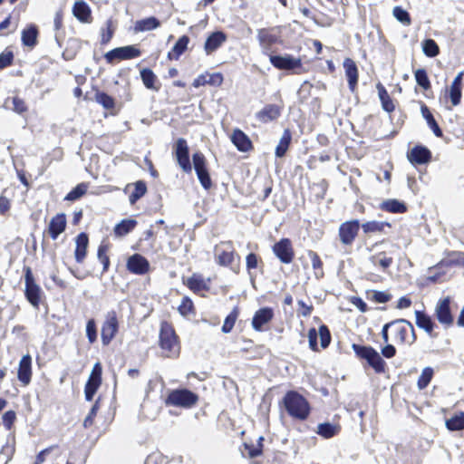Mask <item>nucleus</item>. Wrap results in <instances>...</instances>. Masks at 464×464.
Returning a JSON list of instances; mask_svg holds the SVG:
<instances>
[{
    "instance_id": "48",
    "label": "nucleus",
    "mask_w": 464,
    "mask_h": 464,
    "mask_svg": "<svg viewBox=\"0 0 464 464\" xmlns=\"http://www.w3.org/2000/svg\"><path fill=\"white\" fill-rule=\"evenodd\" d=\"M433 376V370L430 367H426L422 370V372L418 380V387L420 390L425 389L430 382Z\"/></svg>"
},
{
    "instance_id": "33",
    "label": "nucleus",
    "mask_w": 464,
    "mask_h": 464,
    "mask_svg": "<svg viewBox=\"0 0 464 464\" xmlns=\"http://www.w3.org/2000/svg\"><path fill=\"white\" fill-rule=\"evenodd\" d=\"M140 77L146 88L155 91L159 90V86L156 85L158 82L157 76L150 69H142L140 71Z\"/></svg>"
},
{
    "instance_id": "40",
    "label": "nucleus",
    "mask_w": 464,
    "mask_h": 464,
    "mask_svg": "<svg viewBox=\"0 0 464 464\" xmlns=\"http://www.w3.org/2000/svg\"><path fill=\"white\" fill-rule=\"evenodd\" d=\"M307 255L311 260L312 266L314 270V276L317 279H320L324 276V271H323V262L320 258V256L313 250H309L307 252Z\"/></svg>"
},
{
    "instance_id": "18",
    "label": "nucleus",
    "mask_w": 464,
    "mask_h": 464,
    "mask_svg": "<svg viewBox=\"0 0 464 464\" xmlns=\"http://www.w3.org/2000/svg\"><path fill=\"white\" fill-rule=\"evenodd\" d=\"M227 40V36L223 32L217 31L212 33L206 40L204 50L207 54H210L219 48Z\"/></svg>"
},
{
    "instance_id": "54",
    "label": "nucleus",
    "mask_w": 464,
    "mask_h": 464,
    "mask_svg": "<svg viewBox=\"0 0 464 464\" xmlns=\"http://www.w3.org/2000/svg\"><path fill=\"white\" fill-rule=\"evenodd\" d=\"M119 51L121 53V59L127 60L135 57H139L140 55V51L134 47L133 45H128L124 47H119Z\"/></svg>"
},
{
    "instance_id": "8",
    "label": "nucleus",
    "mask_w": 464,
    "mask_h": 464,
    "mask_svg": "<svg viewBox=\"0 0 464 464\" xmlns=\"http://www.w3.org/2000/svg\"><path fill=\"white\" fill-rule=\"evenodd\" d=\"M360 229V223L357 219L346 221L340 225L338 237L340 242L344 246H352Z\"/></svg>"
},
{
    "instance_id": "23",
    "label": "nucleus",
    "mask_w": 464,
    "mask_h": 464,
    "mask_svg": "<svg viewBox=\"0 0 464 464\" xmlns=\"http://www.w3.org/2000/svg\"><path fill=\"white\" fill-rule=\"evenodd\" d=\"M66 227V218L64 214H57L53 217L49 224V234L53 239H56L58 236L64 231Z\"/></svg>"
},
{
    "instance_id": "38",
    "label": "nucleus",
    "mask_w": 464,
    "mask_h": 464,
    "mask_svg": "<svg viewBox=\"0 0 464 464\" xmlns=\"http://www.w3.org/2000/svg\"><path fill=\"white\" fill-rule=\"evenodd\" d=\"M160 25V21L155 17H149L140 20L135 24V30L143 32L158 28Z\"/></svg>"
},
{
    "instance_id": "35",
    "label": "nucleus",
    "mask_w": 464,
    "mask_h": 464,
    "mask_svg": "<svg viewBox=\"0 0 464 464\" xmlns=\"http://www.w3.org/2000/svg\"><path fill=\"white\" fill-rule=\"evenodd\" d=\"M390 227V224L381 221H368L362 225V231L365 234L378 233L384 231L385 227Z\"/></svg>"
},
{
    "instance_id": "59",
    "label": "nucleus",
    "mask_w": 464,
    "mask_h": 464,
    "mask_svg": "<svg viewBox=\"0 0 464 464\" xmlns=\"http://www.w3.org/2000/svg\"><path fill=\"white\" fill-rule=\"evenodd\" d=\"M318 336L320 337V343L322 348H326L331 342V334L326 325H321L317 332Z\"/></svg>"
},
{
    "instance_id": "47",
    "label": "nucleus",
    "mask_w": 464,
    "mask_h": 464,
    "mask_svg": "<svg viewBox=\"0 0 464 464\" xmlns=\"http://www.w3.org/2000/svg\"><path fill=\"white\" fill-rule=\"evenodd\" d=\"M95 101L107 110H112L115 106L114 99L105 92H97L95 94Z\"/></svg>"
},
{
    "instance_id": "6",
    "label": "nucleus",
    "mask_w": 464,
    "mask_h": 464,
    "mask_svg": "<svg viewBox=\"0 0 464 464\" xmlns=\"http://www.w3.org/2000/svg\"><path fill=\"white\" fill-rule=\"evenodd\" d=\"M24 281H25V296L29 303L34 306L38 307L42 290L40 286L34 282V278L32 273V270L29 266L24 267Z\"/></svg>"
},
{
    "instance_id": "53",
    "label": "nucleus",
    "mask_w": 464,
    "mask_h": 464,
    "mask_svg": "<svg viewBox=\"0 0 464 464\" xmlns=\"http://www.w3.org/2000/svg\"><path fill=\"white\" fill-rule=\"evenodd\" d=\"M88 186L84 183H81L77 185L72 191H70L66 197L65 200L74 201L79 199L82 196H83L87 191Z\"/></svg>"
},
{
    "instance_id": "56",
    "label": "nucleus",
    "mask_w": 464,
    "mask_h": 464,
    "mask_svg": "<svg viewBox=\"0 0 464 464\" xmlns=\"http://www.w3.org/2000/svg\"><path fill=\"white\" fill-rule=\"evenodd\" d=\"M393 16L404 25L411 24V17L409 13L401 6H395L392 10Z\"/></svg>"
},
{
    "instance_id": "7",
    "label": "nucleus",
    "mask_w": 464,
    "mask_h": 464,
    "mask_svg": "<svg viewBox=\"0 0 464 464\" xmlns=\"http://www.w3.org/2000/svg\"><path fill=\"white\" fill-rule=\"evenodd\" d=\"M216 262L222 266H229L233 264L237 256L231 241L220 242L214 248Z\"/></svg>"
},
{
    "instance_id": "29",
    "label": "nucleus",
    "mask_w": 464,
    "mask_h": 464,
    "mask_svg": "<svg viewBox=\"0 0 464 464\" xmlns=\"http://www.w3.org/2000/svg\"><path fill=\"white\" fill-rule=\"evenodd\" d=\"M339 431H340L339 425L332 424L329 422L320 423L317 426V430H316L317 434H319L320 436H322L325 439H330V438L334 437V435L338 434Z\"/></svg>"
},
{
    "instance_id": "63",
    "label": "nucleus",
    "mask_w": 464,
    "mask_h": 464,
    "mask_svg": "<svg viewBox=\"0 0 464 464\" xmlns=\"http://www.w3.org/2000/svg\"><path fill=\"white\" fill-rule=\"evenodd\" d=\"M14 60V53L12 51L5 50L0 53V69L6 68L11 65Z\"/></svg>"
},
{
    "instance_id": "3",
    "label": "nucleus",
    "mask_w": 464,
    "mask_h": 464,
    "mask_svg": "<svg viewBox=\"0 0 464 464\" xmlns=\"http://www.w3.org/2000/svg\"><path fill=\"white\" fill-rule=\"evenodd\" d=\"M395 331V339L401 343L411 345L416 341V334L412 324L406 319L392 321Z\"/></svg>"
},
{
    "instance_id": "41",
    "label": "nucleus",
    "mask_w": 464,
    "mask_h": 464,
    "mask_svg": "<svg viewBox=\"0 0 464 464\" xmlns=\"http://www.w3.org/2000/svg\"><path fill=\"white\" fill-rule=\"evenodd\" d=\"M352 348L359 358L366 360L367 362L370 361V358H372L373 353L376 352V350H374L371 346H362L356 343H353L352 345Z\"/></svg>"
},
{
    "instance_id": "62",
    "label": "nucleus",
    "mask_w": 464,
    "mask_h": 464,
    "mask_svg": "<svg viewBox=\"0 0 464 464\" xmlns=\"http://www.w3.org/2000/svg\"><path fill=\"white\" fill-rule=\"evenodd\" d=\"M86 335L91 343H93L97 339L96 324L93 319H90L87 322Z\"/></svg>"
},
{
    "instance_id": "16",
    "label": "nucleus",
    "mask_w": 464,
    "mask_h": 464,
    "mask_svg": "<svg viewBox=\"0 0 464 464\" xmlns=\"http://www.w3.org/2000/svg\"><path fill=\"white\" fill-rule=\"evenodd\" d=\"M274 316V312L269 307H264L257 310L252 319V326L256 331H262V326L268 322Z\"/></svg>"
},
{
    "instance_id": "2",
    "label": "nucleus",
    "mask_w": 464,
    "mask_h": 464,
    "mask_svg": "<svg viewBox=\"0 0 464 464\" xmlns=\"http://www.w3.org/2000/svg\"><path fill=\"white\" fill-rule=\"evenodd\" d=\"M160 344L161 349L165 351V356L172 357L179 354V345L177 341V336L174 330L167 323L161 324Z\"/></svg>"
},
{
    "instance_id": "25",
    "label": "nucleus",
    "mask_w": 464,
    "mask_h": 464,
    "mask_svg": "<svg viewBox=\"0 0 464 464\" xmlns=\"http://www.w3.org/2000/svg\"><path fill=\"white\" fill-rule=\"evenodd\" d=\"M4 107L19 114L27 111L25 102L18 96L7 97L4 102Z\"/></svg>"
},
{
    "instance_id": "51",
    "label": "nucleus",
    "mask_w": 464,
    "mask_h": 464,
    "mask_svg": "<svg viewBox=\"0 0 464 464\" xmlns=\"http://www.w3.org/2000/svg\"><path fill=\"white\" fill-rule=\"evenodd\" d=\"M260 44L267 48L276 41L275 35L270 34L266 29H260L257 34Z\"/></svg>"
},
{
    "instance_id": "43",
    "label": "nucleus",
    "mask_w": 464,
    "mask_h": 464,
    "mask_svg": "<svg viewBox=\"0 0 464 464\" xmlns=\"http://www.w3.org/2000/svg\"><path fill=\"white\" fill-rule=\"evenodd\" d=\"M366 297L368 300L374 301L375 303L384 304L390 301L392 295L382 291L369 290L366 292Z\"/></svg>"
},
{
    "instance_id": "10",
    "label": "nucleus",
    "mask_w": 464,
    "mask_h": 464,
    "mask_svg": "<svg viewBox=\"0 0 464 464\" xmlns=\"http://www.w3.org/2000/svg\"><path fill=\"white\" fill-rule=\"evenodd\" d=\"M450 298L449 296L440 299L435 307V315L438 321L446 328L453 324V316L450 313Z\"/></svg>"
},
{
    "instance_id": "11",
    "label": "nucleus",
    "mask_w": 464,
    "mask_h": 464,
    "mask_svg": "<svg viewBox=\"0 0 464 464\" xmlns=\"http://www.w3.org/2000/svg\"><path fill=\"white\" fill-rule=\"evenodd\" d=\"M271 63L279 70L294 71L302 67L300 58H295L290 54L285 55H271Z\"/></svg>"
},
{
    "instance_id": "58",
    "label": "nucleus",
    "mask_w": 464,
    "mask_h": 464,
    "mask_svg": "<svg viewBox=\"0 0 464 464\" xmlns=\"http://www.w3.org/2000/svg\"><path fill=\"white\" fill-rule=\"evenodd\" d=\"M169 460L162 453L156 451L150 454L144 464H168Z\"/></svg>"
},
{
    "instance_id": "19",
    "label": "nucleus",
    "mask_w": 464,
    "mask_h": 464,
    "mask_svg": "<svg viewBox=\"0 0 464 464\" xmlns=\"http://www.w3.org/2000/svg\"><path fill=\"white\" fill-rule=\"evenodd\" d=\"M415 316L416 325L418 327L423 329L432 338H436L438 336V334L433 332L436 324L431 320L430 316L420 311H415Z\"/></svg>"
},
{
    "instance_id": "30",
    "label": "nucleus",
    "mask_w": 464,
    "mask_h": 464,
    "mask_svg": "<svg viewBox=\"0 0 464 464\" xmlns=\"http://www.w3.org/2000/svg\"><path fill=\"white\" fill-rule=\"evenodd\" d=\"M73 14L82 22H89L91 17V10L89 6L83 2L79 1L74 4L72 9Z\"/></svg>"
},
{
    "instance_id": "15",
    "label": "nucleus",
    "mask_w": 464,
    "mask_h": 464,
    "mask_svg": "<svg viewBox=\"0 0 464 464\" xmlns=\"http://www.w3.org/2000/svg\"><path fill=\"white\" fill-rule=\"evenodd\" d=\"M32 376V358L29 354H25L22 357L19 362V368L17 372L18 380L26 386L31 382Z\"/></svg>"
},
{
    "instance_id": "39",
    "label": "nucleus",
    "mask_w": 464,
    "mask_h": 464,
    "mask_svg": "<svg viewBox=\"0 0 464 464\" xmlns=\"http://www.w3.org/2000/svg\"><path fill=\"white\" fill-rule=\"evenodd\" d=\"M382 208L391 213H403L407 209L405 204L397 199H388L383 201Z\"/></svg>"
},
{
    "instance_id": "13",
    "label": "nucleus",
    "mask_w": 464,
    "mask_h": 464,
    "mask_svg": "<svg viewBox=\"0 0 464 464\" xmlns=\"http://www.w3.org/2000/svg\"><path fill=\"white\" fill-rule=\"evenodd\" d=\"M275 255L284 264H290L294 259V250L288 238H282L273 246Z\"/></svg>"
},
{
    "instance_id": "36",
    "label": "nucleus",
    "mask_w": 464,
    "mask_h": 464,
    "mask_svg": "<svg viewBox=\"0 0 464 464\" xmlns=\"http://www.w3.org/2000/svg\"><path fill=\"white\" fill-rule=\"evenodd\" d=\"M377 89L383 110L388 112L392 111L394 110V104L386 89L381 83L377 84Z\"/></svg>"
},
{
    "instance_id": "50",
    "label": "nucleus",
    "mask_w": 464,
    "mask_h": 464,
    "mask_svg": "<svg viewBox=\"0 0 464 464\" xmlns=\"http://www.w3.org/2000/svg\"><path fill=\"white\" fill-rule=\"evenodd\" d=\"M147 191V187L145 182L137 181L135 183V188L133 192L130 195V202L134 204L138 199H140Z\"/></svg>"
},
{
    "instance_id": "42",
    "label": "nucleus",
    "mask_w": 464,
    "mask_h": 464,
    "mask_svg": "<svg viewBox=\"0 0 464 464\" xmlns=\"http://www.w3.org/2000/svg\"><path fill=\"white\" fill-rule=\"evenodd\" d=\"M352 348L359 358L366 360L367 362L370 361V358H372L373 353L376 352V350H374L371 346H362L356 343H353L352 345Z\"/></svg>"
},
{
    "instance_id": "14",
    "label": "nucleus",
    "mask_w": 464,
    "mask_h": 464,
    "mask_svg": "<svg viewBox=\"0 0 464 464\" xmlns=\"http://www.w3.org/2000/svg\"><path fill=\"white\" fill-rule=\"evenodd\" d=\"M148 260L139 254L130 256L127 261V268L133 274L143 275L149 270Z\"/></svg>"
},
{
    "instance_id": "5",
    "label": "nucleus",
    "mask_w": 464,
    "mask_h": 464,
    "mask_svg": "<svg viewBox=\"0 0 464 464\" xmlns=\"http://www.w3.org/2000/svg\"><path fill=\"white\" fill-rule=\"evenodd\" d=\"M197 400L198 396L188 390H175L169 394L166 404L189 408L197 402Z\"/></svg>"
},
{
    "instance_id": "28",
    "label": "nucleus",
    "mask_w": 464,
    "mask_h": 464,
    "mask_svg": "<svg viewBox=\"0 0 464 464\" xmlns=\"http://www.w3.org/2000/svg\"><path fill=\"white\" fill-rule=\"evenodd\" d=\"M420 110L423 118L427 121V123L429 127L432 130L433 133L437 137H442V130L439 127L438 123L436 122L433 115L431 114L428 107L425 104H422Z\"/></svg>"
},
{
    "instance_id": "32",
    "label": "nucleus",
    "mask_w": 464,
    "mask_h": 464,
    "mask_svg": "<svg viewBox=\"0 0 464 464\" xmlns=\"http://www.w3.org/2000/svg\"><path fill=\"white\" fill-rule=\"evenodd\" d=\"M137 225L135 219H123L114 227V233L118 237H123L130 233Z\"/></svg>"
},
{
    "instance_id": "27",
    "label": "nucleus",
    "mask_w": 464,
    "mask_h": 464,
    "mask_svg": "<svg viewBox=\"0 0 464 464\" xmlns=\"http://www.w3.org/2000/svg\"><path fill=\"white\" fill-rule=\"evenodd\" d=\"M189 43V38L187 35L181 36L177 43L174 44L173 48L168 53V57L169 60H178L179 56L186 51L188 44Z\"/></svg>"
},
{
    "instance_id": "49",
    "label": "nucleus",
    "mask_w": 464,
    "mask_h": 464,
    "mask_svg": "<svg viewBox=\"0 0 464 464\" xmlns=\"http://www.w3.org/2000/svg\"><path fill=\"white\" fill-rule=\"evenodd\" d=\"M446 426L450 430H460L464 429V414L462 413L447 420Z\"/></svg>"
},
{
    "instance_id": "9",
    "label": "nucleus",
    "mask_w": 464,
    "mask_h": 464,
    "mask_svg": "<svg viewBox=\"0 0 464 464\" xmlns=\"http://www.w3.org/2000/svg\"><path fill=\"white\" fill-rule=\"evenodd\" d=\"M174 153L182 170L186 173H190L192 165L189 160L188 146L185 139L179 138L177 140L174 146Z\"/></svg>"
},
{
    "instance_id": "26",
    "label": "nucleus",
    "mask_w": 464,
    "mask_h": 464,
    "mask_svg": "<svg viewBox=\"0 0 464 464\" xmlns=\"http://www.w3.org/2000/svg\"><path fill=\"white\" fill-rule=\"evenodd\" d=\"M370 262L372 264V266H379L382 270H386L392 265L393 258L389 256L387 252L382 251L372 255L370 257Z\"/></svg>"
},
{
    "instance_id": "22",
    "label": "nucleus",
    "mask_w": 464,
    "mask_h": 464,
    "mask_svg": "<svg viewBox=\"0 0 464 464\" xmlns=\"http://www.w3.org/2000/svg\"><path fill=\"white\" fill-rule=\"evenodd\" d=\"M231 140L233 144L240 151H248L252 149V142L241 130H235L231 135Z\"/></svg>"
},
{
    "instance_id": "37",
    "label": "nucleus",
    "mask_w": 464,
    "mask_h": 464,
    "mask_svg": "<svg viewBox=\"0 0 464 464\" xmlns=\"http://www.w3.org/2000/svg\"><path fill=\"white\" fill-rule=\"evenodd\" d=\"M188 286L195 293L206 290L208 288L207 282L200 275L194 274L188 279Z\"/></svg>"
},
{
    "instance_id": "17",
    "label": "nucleus",
    "mask_w": 464,
    "mask_h": 464,
    "mask_svg": "<svg viewBox=\"0 0 464 464\" xmlns=\"http://www.w3.org/2000/svg\"><path fill=\"white\" fill-rule=\"evenodd\" d=\"M283 106L267 104L256 113V118L262 122L276 120L282 112Z\"/></svg>"
},
{
    "instance_id": "64",
    "label": "nucleus",
    "mask_w": 464,
    "mask_h": 464,
    "mask_svg": "<svg viewBox=\"0 0 464 464\" xmlns=\"http://www.w3.org/2000/svg\"><path fill=\"white\" fill-rule=\"evenodd\" d=\"M450 97L453 106L459 105L461 99V86L451 85Z\"/></svg>"
},
{
    "instance_id": "24",
    "label": "nucleus",
    "mask_w": 464,
    "mask_h": 464,
    "mask_svg": "<svg viewBox=\"0 0 464 464\" xmlns=\"http://www.w3.org/2000/svg\"><path fill=\"white\" fill-rule=\"evenodd\" d=\"M89 238L85 233H81L76 237L75 259L78 263H82L87 254Z\"/></svg>"
},
{
    "instance_id": "20",
    "label": "nucleus",
    "mask_w": 464,
    "mask_h": 464,
    "mask_svg": "<svg viewBox=\"0 0 464 464\" xmlns=\"http://www.w3.org/2000/svg\"><path fill=\"white\" fill-rule=\"evenodd\" d=\"M430 151L422 146H416L408 153L409 160L414 164H425L430 161Z\"/></svg>"
},
{
    "instance_id": "55",
    "label": "nucleus",
    "mask_w": 464,
    "mask_h": 464,
    "mask_svg": "<svg viewBox=\"0 0 464 464\" xmlns=\"http://www.w3.org/2000/svg\"><path fill=\"white\" fill-rule=\"evenodd\" d=\"M414 75L417 83L420 87H422L424 90H429L430 88V82L424 69L416 70Z\"/></svg>"
},
{
    "instance_id": "12",
    "label": "nucleus",
    "mask_w": 464,
    "mask_h": 464,
    "mask_svg": "<svg viewBox=\"0 0 464 464\" xmlns=\"http://www.w3.org/2000/svg\"><path fill=\"white\" fill-rule=\"evenodd\" d=\"M102 382V367L96 363L85 384L84 393L87 401H91Z\"/></svg>"
},
{
    "instance_id": "61",
    "label": "nucleus",
    "mask_w": 464,
    "mask_h": 464,
    "mask_svg": "<svg viewBox=\"0 0 464 464\" xmlns=\"http://www.w3.org/2000/svg\"><path fill=\"white\" fill-rule=\"evenodd\" d=\"M178 310L180 313V314L184 316L188 315L193 312L192 301L187 296L183 297L181 304L179 305Z\"/></svg>"
},
{
    "instance_id": "57",
    "label": "nucleus",
    "mask_w": 464,
    "mask_h": 464,
    "mask_svg": "<svg viewBox=\"0 0 464 464\" xmlns=\"http://www.w3.org/2000/svg\"><path fill=\"white\" fill-rule=\"evenodd\" d=\"M369 365L372 366L376 372H383L385 367V362L381 357V355L376 351L370 361L368 362Z\"/></svg>"
},
{
    "instance_id": "21",
    "label": "nucleus",
    "mask_w": 464,
    "mask_h": 464,
    "mask_svg": "<svg viewBox=\"0 0 464 464\" xmlns=\"http://www.w3.org/2000/svg\"><path fill=\"white\" fill-rule=\"evenodd\" d=\"M343 68L345 70V75L348 80L349 89L352 92H354L358 82L357 66L352 59L346 58L343 61Z\"/></svg>"
},
{
    "instance_id": "1",
    "label": "nucleus",
    "mask_w": 464,
    "mask_h": 464,
    "mask_svg": "<svg viewBox=\"0 0 464 464\" xmlns=\"http://www.w3.org/2000/svg\"><path fill=\"white\" fill-rule=\"evenodd\" d=\"M284 405L287 413L295 419L304 420L309 416L310 405L297 392H288L284 397Z\"/></svg>"
},
{
    "instance_id": "44",
    "label": "nucleus",
    "mask_w": 464,
    "mask_h": 464,
    "mask_svg": "<svg viewBox=\"0 0 464 464\" xmlns=\"http://www.w3.org/2000/svg\"><path fill=\"white\" fill-rule=\"evenodd\" d=\"M109 250V246L107 244L102 243L98 248L97 256L100 262L102 264V273H105L108 271L110 266V258L107 255V252Z\"/></svg>"
},
{
    "instance_id": "4",
    "label": "nucleus",
    "mask_w": 464,
    "mask_h": 464,
    "mask_svg": "<svg viewBox=\"0 0 464 464\" xmlns=\"http://www.w3.org/2000/svg\"><path fill=\"white\" fill-rule=\"evenodd\" d=\"M119 329L118 315L114 310L109 311L105 314V318L101 330L102 342L104 345H108L115 337Z\"/></svg>"
},
{
    "instance_id": "60",
    "label": "nucleus",
    "mask_w": 464,
    "mask_h": 464,
    "mask_svg": "<svg viewBox=\"0 0 464 464\" xmlns=\"http://www.w3.org/2000/svg\"><path fill=\"white\" fill-rule=\"evenodd\" d=\"M197 177L205 189H209L212 187V180L208 172V168L197 173Z\"/></svg>"
},
{
    "instance_id": "46",
    "label": "nucleus",
    "mask_w": 464,
    "mask_h": 464,
    "mask_svg": "<svg viewBox=\"0 0 464 464\" xmlns=\"http://www.w3.org/2000/svg\"><path fill=\"white\" fill-rule=\"evenodd\" d=\"M238 316V309L235 307L233 311L226 317L223 326L222 332L225 334H228L233 329L235 323Z\"/></svg>"
},
{
    "instance_id": "52",
    "label": "nucleus",
    "mask_w": 464,
    "mask_h": 464,
    "mask_svg": "<svg viewBox=\"0 0 464 464\" xmlns=\"http://www.w3.org/2000/svg\"><path fill=\"white\" fill-rule=\"evenodd\" d=\"M193 166L196 174L207 168V160L203 153L198 151L192 155Z\"/></svg>"
},
{
    "instance_id": "45",
    "label": "nucleus",
    "mask_w": 464,
    "mask_h": 464,
    "mask_svg": "<svg viewBox=\"0 0 464 464\" xmlns=\"http://www.w3.org/2000/svg\"><path fill=\"white\" fill-rule=\"evenodd\" d=\"M423 53L429 57H435L440 53V48L432 39H427L422 43Z\"/></svg>"
},
{
    "instance_id": "34",
    "label": "nucleus",
    "mask_w": 464,
    "mask_h": 464,
    "mask_svg": "<svg viewBox=\"0 0 464 464\" xmlns=\"http://www.w3.org/2000/svg\"><path fill=\"white\" fill-rule=\"evenodd\" d=\"M292 140V135L289 130H285L284 133L279 140L278 145L276 148V155L278 158L283 157L288 150L289 144Z\"/></svg>"
},
{
    "instance_id": "31",
    "label": "nucleus",
    "mask_w": 464,
    "mask_h": 464,
    "mask_svg": "<svg viewBox=\"0 0 464 464\" xmlns=\"http://www.w3.org/2000/svg\"><path fill=\"white\" fill-rule=\"evenodd\" d=\"M38 31L36 26L31 25L22 32V42L24 45L33 47L37 43Z\"/></svg>"
}]
</instances>
